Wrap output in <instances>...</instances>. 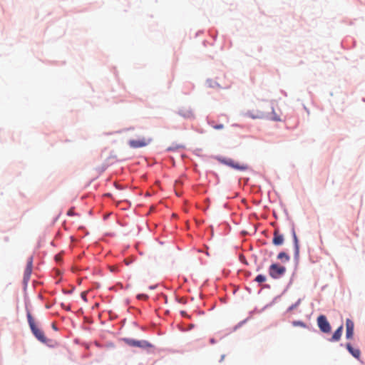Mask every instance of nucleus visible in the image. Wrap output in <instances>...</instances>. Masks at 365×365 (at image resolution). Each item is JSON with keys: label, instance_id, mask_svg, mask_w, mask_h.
I'll list each match as a JSON object with an SVG mask.
<instances>
[{"label": "nucleus", "instance_id": "nucleus-1", "mask_svg": "<svg viewBox=\"0 0 365 365\" xmlns=\"http://www.w3.org/2000/svg\"><path fill=\"white\" fill-rule=\"evenodd\" d=\"M242 115L252 119H260L265 118V112L262 109L260 103L255 104L251 108L243 112Z\"/></svg>", "mask_w": 365, "mask_h": 365}, {"label": "nucleus", "instance_id": "nucleus-2", "mask_svg": "<svg viewBox=\"0 0 365 365\" xmlns=\"http://www.w3.org/2000/svg\"><path fill=\"white\" fill-rule=\"evenodd\" d=\"M27 319H28V322H29V327H30L34 335L40 341L43 342V343L46 342V338L44 335L43 331L37 327V326L34 322V319L30 312H27Z\"/></svg>", "mask_w": 365, "mask_h": 365}, {"label": "nucleus", "instance_id": "nucleus-3", "mask_svg": "<svg viewBox=\"0 0 365 365\" xmlns=\"http://www.w3.org/2000/svg\"><path fill=\"white\" fill-rule=\"evenodd\" d=\"M286 268L277 264H272L269 268V274L274 279H278L284 274Z\"/></svg>", "mask_w": 365, "mask_h": 365}, {"label": "nucleus", "instance_id": "nucleus-4", "mask_svg": "<svg viewBox=\"0 0 365 365\" xmlns=\"http://www.w3.org/2000/svg\"><path fill=\"white\" fill-rule=\"evenodd\" d=\"M317 324L319 329L324 333L331 331V326L324 315H320L317 317Z\"/></svg>", "mask_w": 365, "mask_h": 365}, {"label": "nucleus", "instance_id": "nucleus-5", "mask_svg": "<svg viewBox=\"0 0 365 365\" xmlns=\"http://www.w3.org/2000/svg\"><path fill=\"white\" fill-rule=\"evenodd\" d=\"M150 141V138H141L138 140H130L128 145L130 148L136 149L147 146Z\"/></svg>", "mask_w": 365, "mask_h": 365}, {"label": "nucleus", "instance_id": "nucleus-6", "mask_svg": "<svg viewBox=\"0 0 365 365\" xmlns=\"http://www.w3.org/2000/svg\"><path fill=\"white\" fill-rule=\"evenodd\" d=\"M125 342L127 344L131 346L140 347V348H148L151 347V344L146 341H138L130 339H125Z\"/></svg>", "mask_w": 365, "mask_h": 365}, {"label": "nucleus", "instance_id": "nucleus-7", "mask_svg": "<svg viewBox=\"0 0 365 365\" xmlns=\"http://www.w3.org/2000/svg\"><path fill=\"white\" fill-rule=\"evenodd\" d=\"M224 164L232 167L238 170H245L247 169V165H240L238 163L235 162L232 159H225L222 161Z\"/></svg>", "mask_w": 365, "mask_h": 365}, {"label": "nucleus", "instance_id": "nucleus-8", "mask_svg": "<svg viewBox=\"0 0 365 365\" xmlns=\"http://www.w3.org/2000/svg\"><path fill=\"white\" fill-rule=\"evenodd\" d=\"M354 329V322L350 319H347L346 320V339H349L353 337Z\"/></svg>", "mask_w": 365, "mask_h": 365}, {"label": "nucleus", "instance_id": "nucleus-9", "mask_svg": "<svg viewBox=\"0 0 365 365\" xmlns=\"http://www.w3.org/2000/svg\"><path fill=\"white\" fill-rule=\"evenodd\" d=\"M284 242V236L279 233L278 229H275L274 231V237L272 239V243L276 246L282 245Z\"/></svg>", "mask_w": 365, "mask_h": 365}, {"label": "nucleus", "instance_id": "nucleus-10", "mask_svg": "<svg viewBox=\"0 0 365 365\" xmlns=\"http://www.w3.org/2000/svg\"><path fill=\"white\" fill-rule=\"evenodd\" d=\"M32 263L33 259L31 257L27 262V265L24 271V280L25 282L29 281L30 279L32 272Z\"/></svg>", "mask_w": 365, "mask_h": 365}, {"label": "nucleus", "instance_id": "nucleus-11", "mask_svg": "<svg viewBox=\"0 0 365 365\" xmlns=\"http://www.w3.org/2000/svg\"><path fill=\"white\" fill-rule=\"evenodd\" d=\"M346 347L349 352L356 359H359L361 356V351L359 349L354 348L351 344L348 343L346 345Z\"/></svg>", "mask_w": 365, "mask_h": 365}, {"label": "nucleus", "instance_id": "nucleus-12", "mask_svg": "<svg viewBox=\"0 0 365 365\" xmlns=\"http://www.w3.org/2000/svg\"><path fill=\"white\" fill-rule=\"evenodd\" d=\"M342 330H343V326L341 325L335 331L334 333L333 334L330 341H338L340 339H341V334H342Z\"/></svg>", "mask_w": 365, "mask_h": 365}, {"label": "nucleus", "instance_id": "nucleus-13", "mask_svg": "<svg viewBox=\"0 0 365 365\" xmlns=\"http://www.w3.org/2000/svg\"><path fill=\"white\" fill-rule=\"evenodd\" d=\"M265 118L274 121H281L280 116L277 115L274 110H272V112L267 115L265 114Z\"/></svg>", "mask_w": 365, "mask_h": 365}, {"label": "nucleus", "instance_id": "nucleus-14", "mask_svg": "<svg viewBox=\"0 0 365 365\" xmlns=\"http://www.w3.org/2000/svg\"><path fill=\"white\" fill-rule=\"evenodd\" d=\"M292 235H293V239H294V242L296 255H298L299 247L298 239H297L295 230L294 229L292 230Z\"/></svg>", "mask_w": 365, "mask_h": 365}, {"label": "nucleus", "instance_id": "nucleus-15", "mask_svg": "<svg viewBox=\"0 0 365 365\" xmlns=\"http://www.w3.org/2000/svg\"><path fill=\"white\" fill-rule=\"evenodd\" d=\"M277 259L284 262H288L289 260V257L285 252H282L278 254Z\"/></svg>", "mask_w": 365, "mask_h": 365}, {"label": "nucleus", "instance_id": "nucleus-16", "mask_svg": "<svg viewBox=\"0 0 365 365\" xmlns=\"http://www.w3.org/2000/svg\"><path fill=\"white\" fill-rule=\"evenodd\" d=\"M255 281L257 282L262 283L266 281V277L262 274H259L256 277Z\"/></svg>", "mask_w": 365, "mask_h": 365}, {"label": "nucleus", "instance_id": "nucleus-17", "mask_svg": "<svg viewBox=\"0 0 365 365\" xmlns=\"http://www.w3.org/2000/svg\"><path fill=\"white\" fill-rule=\"evenodd\" d=\"M292 324L294 327H298L299 326V327H304V328L307 327L306 324L303 322H302V321H294V322H292Z\"/></svg>", "mask_w": 365, "mask_h": 365}, {"label": "nucleus", "instance_id": "nucleus-18", "mask_svg": "<svg viewBox=\"0 0 365 365\" xmlns=\"http://www.w3.org/2000/svg\"><path fill=\"white\" fill-rule=\"evenodd\" d=\"M212 128L216 130H220L224 128V125L222 124L213 125Z\"/></svg>", "mask_w": 365, "mask_h": 365}, {"label": "nucleus", "instance_id": "nucleus-19", "mask_svg": "<svg viewBox=\"0 0 365 365\" xmlns=\"http://www.w3.org/2000/svg\"><path fill=\"white\" fill-rule=\"evenodd\" d=\"M138 298L140 299H148V296L145 294H139L138 296Z\"/></svg>", "mask_w": 365, "mask_h": 365}, {"label": "nucleus", "instance_id": "nucleus-20", "mask_svg": "<svg viewBox=\"0 0 365 365\" xmlns=\"http://www.w3.org/2000/svg\"><path fill=\"white\" fill-rule=\"evenodd\" d=\"M110 269L111 272H115L118 270V268L116 267L113 266L110 267Z\"/></svg>", "mask_w": 365, "mask_h": 365}, {"label": "nucleus", "instance_id": "nucleus-21", "mask_svg": "<svg viewBox=\"0 0 365 365\" xmlns=\"http://www.w3.org/2000/svg\"><path fill=\"white\" fill-rule=\"evenodd\" d=\"M74 214V212L73 210V209H70L68 211V215H73Z\"/></svg>", "mask_w": 365, "mask_h": 365}, {"label": "nucleus", "instance_id": "nucleus-22", "mask_svg": "<svg viewBox=\"0 0 365 365\" xmlns=\"http://www.w3.org/2000/svg\"><path fill=\"white\" fill-rule=\"evenodd\" d=\"M86 292H82V294H81V297H82V298H83L85 300H86Z\"/></svg>", "mask_w": 365, "mask_h": 365}, {"label": "nucleus", "instance_id": "nucleus-23", "mask_svg": "<svg viewBox=\"0 0 365 365\" xmlns=\"http://www.w3.org/2000/svg\"><path fill=\"white\" fill-rule=\"evenodd\" d=\"M297 304H295V305H292V306H291V307L289 308V310H292L293 309H294V308L297 307Z\"/></svg>", "mask_w": 365, "mask_h": 365}, {"label": "nucleus", "instance_id": "nucleus-24", "mask_svg": "<svg viewBox=\"0 0 365 365\" xmlns=\"http://www.w3.org/2000/svg\"><path fill=\"white\" fill-rule=\"evenodd\" d=\"M182 315H185V312H181Z\"/></svg>", "mask_w": 365, "mask_h": 365}]
</instances>
